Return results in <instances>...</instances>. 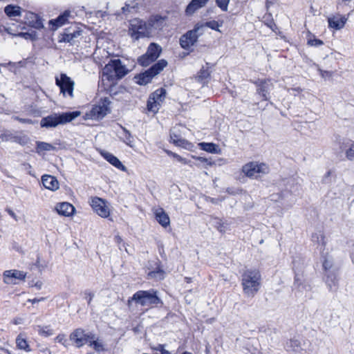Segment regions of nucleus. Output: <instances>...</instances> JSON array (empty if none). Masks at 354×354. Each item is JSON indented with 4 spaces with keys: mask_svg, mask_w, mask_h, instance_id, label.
I'll return each mask as SVG.
<instances>
[{
    "mask_svg": "<svg viewBox=\"0 0 354 354\" xmlns=\"http://www.w3.org/2000/svg\"><path fill=\"white\" fill-rule=\"evenodd\" d=\"M37 328L38 333L44 337H49L53 334V331L52 329H50L49 326H37Z\"/></svg>",
    "mask_w": 354,
    "mask_h": 354,
    "instance_id": "37998d69",
    "label": "nucleus"
},
{
    "mask_svg": "<svg viewBox=\"0 0 354 354\" xmlns=\"http://www.w3.org/2000/svg\"><path fill=\"white\" fill-rule=\"evenodd\" d=\"M4 12L9 17L21 16V8L12 4L8 5L4 8Z\"/></svg>",
    "mask_w": 354,
    "mask_h": 354,
    "instance_id": "c756f323",
    "label": "nucleus"
},
{
    "mask_svg": "<svg viewBox=\"0 0 354 354\" xmlns=\"http://www.w3.org/2000/svg\"><path fill=\"white\" fill-rule=\"evenodd\" d=\"M109 112V107L104 103L102 105L94 106L91 111L86 113L88 119L99 120L103 118Z\"/></svg>",
    "mask_w": 354,
    "mask_h": 354,
    "instance_id": "9b49d317",
    "label": "nucleus"
},
{
    "mask_svg": "<svg viewBox=\"0 0 354 354\" xmlns=\"http://www.w3.org/2000/svg\"><path fill=\"white\" fill-rule=\"evenodd\" d=\"M55 209L59 215L64 216H70L73 215L75 210L74 206L67 202L57 204Z\"/></svg>",
    "mask_w": 354,
    "mask_h": 354,
    "instance_id": "4be33fe9",
    "label": "nucleus"
},
{
    "mask_svg": "<svg viewBox=\"0 0 354 354\" xmlns=\"http://www.w3.org/2000/svg\"><path fill=\"white\" fill-rule=\"evenodd\" d=\"M205 28V23H202V24L198 23L195 25L193 30H196L195 32V35H197V37H198L199 36H201V35L203 34Z\"/></svg>",
    "mask_w": 354,
    "mask_h": 354,
    "instance_id": "3c124183",
    "label": "nucleus"
},
{
    "mask_svg": "<svg viewBox=\"0 0 354 354\" xmlns=\"http://www.w3.org/2000/svg\"><path fill=\"white\" fill-rule=\"evenodd\" d=\"M196 31V30H189L180 37V45L183 48L187 50L197 41L198 37L195 35Z\"/></svg>",
    "mask_w": 354,
    "mask_h": 354,
    "instance_id": "4468645a",
    "label": "nucleus"
},
{
    "mask_svg": "<svg viewBox=\"0 0 354 354\" xmlns=\"http://www.w3.org/2000/svg\"><path fill=\"white\" fill-rule=\"evenodd\" d=\"M167 153L171 156H173L174 158H176L177 160L178 157H179V155L176 153H174V152H171L170 151H167Z\"/></svg>",
    "mask_w": 354,
    "mask_h": 354,
    "instance_id": "69168bd1",
    "label": "nucleus"
},
{
    "mask_svg": "<svg viewBox=\"0 0 354 354\" xmlns=\"http://www.w3.org/2000/svg\"><path fill=\"white\" fill-rule=\"evenodd\" d=\"M328 26L335 30H339L342 28L346 21V19L344 17H328Z\"/></svg>",
    "mask_w": 354,
    "mask_h": 354,
    "instance_id": "a878e982",
    "label": "nucleus"
},
{
    "mask_svg": "<svg viewBox=\"0 0 354 354\" xmlns=\"http://www.w3.org/2000/svg\"><path fill=\"white\" fill-rule=\"evenodd\" d=\"M241 286L243 294L254 297L261 286V274L256 268H247L241 273Z\"/></svg>",
    "mask_w": 354,
    "mask_h": 354,
    "instance_id": "f257e3e1",
    "label": "nucleus"
},
{
    "mask_svg": "<svg viewBox=\"0 0 354 354\" xmlns=\"http://www.w3.org/2000/svg\"><path fill=\"white\" fill-rule=\"evenodd\" d=\"M131 301H135L142 306H149L163 304L162 301L158 296L157 291L153 289L137 291L129 299V304Z\"/></svg>",
    "mask_w": 354,
    "mask_h": 354,
    "instance_id": "20e7f679",
    "label": "nucleus"
},
{
    "mask_svg": "<svg viewBox=\"0 0 354 354\" xmlns=\"http://www.w3.org/2000/svg\"><path fill=\"white\" fill-rule=\"evenodd\" d=\"M167 65V62L160 59L152 65L144 73L135 76V82L139 85H146L149 83L153 77L159 74Z\"/></svg>",
    "mask_w": 354,
    "mask_h": 354,
    "instance_id": "423d86ee",
    "label": "nucleus"
},
{
    "mask_svg": "<svg viewBox=\"0 0 354 354\" xmlns=\"http://www.w3.org/2000/svg\"><path fill=\"white\" fill-rule=\"evenodd\" d=\"M85 338H86V343L88 342H90V341L96 340L95 339V335L92 333H85Z\"/></svg>",
    "mask_w": 354,
    "mask_h": 354,
    "instance_id": "13d9d810",
    "label": "nucleus"
},
{
    "mask_svg": "<svg viewBox=\"0 0 354 354\" xmlns=\"http://www.w3.org/2000/svg\"><path fill=\"white\" fill-rule=\"evenodd\" d=\"M148 277L150 279H162L164 278V272L160 269H158L157 270L154 271H151L148 273Z\"/></svg>",
    "mask_w": 354,
    "mask_h": 354,
    "instance_id": "49530a36",
    "label": "nucleus"
},
{
    "mask_svg": "<svg viewBox=\"0 0 354 354\" xmlns=\"http://www.w3.org/2000/svg\"><path fill=\"white\" fill-rule=\"evenodd\" d=\"M198 162L193 163L192 165H196L199 168H205L207 169L209 166H212L214 165V162L207 158L203 157H195L193 156Z\"/></svg>",
    "mask_w": 354,
    "mask_h": 354,
    "instance_id": "473e14b6",
    "label": "nucleus"
},
{
    "mask_svg": "<svg viewBox=\"0 0 354 354\" xmlns=\"http://www.w3.org/2000/svg\"><path fill=\"white\" fill-rule=\"evenodd\" d=\"M205 28L208 27V28H211L212 30H216L218 32H221V30H219V27H221L222 26V24H220L216 21L212 20V21L205 22Z\"/></svg>",
    "mask_w": 354,
    "mask_h": 354,
    "instance_id": "de8ad7c7",
    "label": "nucleus"
},
{
    "mask_svg": "<svg viewBox=\"0 0 354 354\" xmlns=\"http://www.w3.org/2000/svg\"><path fill=\"white\" fill-rule=\"evenodd\" d=\"M110 95L113 97H116L120 94L127 93L126 88L122 86L111 85L109 88Z\"/></svg>",
    "mask_w": 354,
    "mask_h": 354,
    "instance_id": "72a5a7b5",
    "label": "nucleus"
},
{
    "mask_svg": "<svg viewBox=\"0 0 354 354\" xmlns=\"http://www.w3.org/2000/svg\"><path fill=\"white\" fill-rule=\"evenodd\" d=\"M15 36L22 37L25 39H29L31 41H36L37 39V34L35 31H31V32H20Z\"/></svg>",
    "mask_w": 354,
    "mask_h": 354,
    "instance_id": "58836bf2",
    "label": "nucleus"
},
{
    "mask_svg": "<svg viewBox=\"0 0 354 354\" xmlns=\"http://www.w3.org/2000/svg\"><path fill=\"white\" fill-rule=\"evenodd\" d=\"M322 267L325 273L337 270L336 268H333V260L330 257H326L324 259L322 263Z\"/></svg>",
    "mask_w": 354,
    "mask_h": 354,
    "instance_id": "c9c22d12",
    "label": "nucleus"
},
{
    "mask_svg": "<svg viewBox=\"0 0 354 354\" xmlns=\"http://www.w3.org/2000/svg\"><path fill=\"white\" fill-rule=\"evenodd\" d=\"M170 138L174 144L180 147L184 146L187 142V140L176 135L174 131L170 132Z\"/></svg>",
    "mask_w": 354,
    "mask_h": 354,
    "instance_id": "ea45409f",
    "label": "nucleus"
},
{
    "mask_svg": "<svg viewBox=\"0 0 354 354\" xmlns=\"http://www.w3.org/2000/svg\"><path fill=\"white\" fill-rule=\"evenodd\" d=\"M162 52V48L156 43H151L145 53L152 60H156Z\"/></svg>",
    "mask_w": 354,
    "mask_h": 354,
    "instance_id": "bb28decb",
    "label": "nucleus"
},
{
    "mask_svg": "<svg viewBox=\"0 0 354 354\" xmlns=\"http://www.w3.org/2000/svg\"><path fill=\"white\" fill-rule=\"evenodd\" d=\"M266 166L263 163L249 162L243 167V172L248 177H256L257 174L264 173Z\"/></svg>",
    "mask_w": 354,
    "mask_h": 354,
    "instance_id": "9d476101",
    "label": "nucleus"
},
{
    "mask_svg": "<svg viewBox=\"0 0 354 354\" xmlns=\"http://www.w3.org/2000/svg\"><path fill=\"white\" fill-rule=\"evenodd\" d=\"M89 346L93 347L97 352L105 351L104 344L98 339L96 340L90 341Z\"/></svg>",
    "mask_w": 354,
    "mask_h": 354,
    "instance_id": "a18cd8bd",
    "label": "nucleus"
},
{
    "mask_svg": "<svg viewBox=\"0 0 354 354\" xmlns=\"http://www.w3.org/2000/svg\"><path fill=\"white\" fill-rule=\"evenodd\" d=\"M30 139L26 135L22 133L14 135L13 142H16L22 146H24L28 145Z\"/></svg>",
    "mask_w": 354,
    "mask_h": 354,
    "instance_id": "4c0bfd02",
    "label": "nucleus"
},
{
    "mask_svg": "<svg viewBox=\"0 0 354 354\" xmlns=\"http://www.w3.org/2000/svg\"><path fill=\"white\" fill-rule=\"evenodd\" d=\"M24 20L28 26L38 30L44 28L43 19L34 12H27L24 16Z\"/></svg>",
    "mask_w": 354,
    "mask_h": 354,
    "instance_id": "ddd939ff",
    "label": "nucleus"
},
{
    "mask_svg": "<svg viewBox=\"0 0 354 354\" xmlns=\"http://www.w3.org/2000/svg\"><path fill=\"white\" fill-rule=\"evenodd\" d=\"M55 149V147L50 143L41 141L36 142V152L37 153H40L41 151H49Z\"/></svg>",
    "mask_w": 354,
    "mask_h": 354,
    "instance_id": "2f4dec72",
    "label": "nucleus"
},
{
    "mask_svg": "<svg viewBox=\"0 0 354 354\" xmlns=\"http://www.w3.org/2000/svg\"><path fill=\"white\" fill-rule=\"evenodd\" d=\"M257 87V93L259 95L263 100L268 101L270 99V93L274 88V84L270 79H258L254 82Z\"/></svg>",
    "mask_w": 354,
    "mask_h": 354,
    "instance_id": "6e6552de",
    "label": "nucleus"
},
{
    "mask_svg": "<svg viewBox=\"0 0 354 354\" xmlns=\"http://www.w3.org/2000/svg\"><path fill=\"white\" fill-rule=\"evenodd\" d=\"M19 121L22 123H32V120L30 119H19Z\"/></svg>",
    "mask_w": 354,
    "mask_h": 354,
    "instance_id": "338daca9",
    "label": "nucleus"
},
{
    "mask_svg": "<svg viewBox=\"0 0 354 354\" xmlns=\"http://www.w3.org/2000/svg\"><path fill=\"white\" fill-rule=\"evenodd\" d=\"M324 281L328 288L329 291L336 292L338 288L339 279L337 277V270L326 272L324 274Z\"/></svg>",
    "mask_w": 354,
    "mask_h": 354,
    "instance_id": "2eb2a0df",
    "label": "nucleus"
},
{
    "mask_svg": "<svg viewBox=\"0 0 354 354\" xmlns=\"http://www.w3.org/2000/svg\"><path fill=\"white\" fill-rule=\"evenodd\" d=\"M77 348H80L86 344L85 330L81 328L74 330L69 335Z\"/></svg>",
    "mask_w": 354,
    "mask_h": 354,
    "instance_id": "dca6fc26",
    "label": "nucleus"
},
{
    "mask_svg": "<svg viewBox=\"0 0 354 354\" xmlns=\"http://www.w3.org/2000/svg\"><path fill=\"white\" fill-rule=\"evenodd\" d=\"M215 227L216 229L221 232H225L226 230V224L223 222L221 219L216 218L215 220Z\"/></svg>",
    "mask_w": 354,
    "mask_h": 354,
    "instance_id": "603ef678",
    "label": "nucleus"
},
{
    "mask_svg": "<svg viewBox=\"0 0 354 354\" xmlns=\"http://www.w3.org/2000/svg\"><path fill=\"white\" fill-rule=\"evenodd\" d=\"M200 145L201 149L207 152L216 153L218 151V146L214 143L201 142Z\"/></svg>",
    "mask_w": 354,
    "mask_h": 354,
    "instance_id": "a19ab883",
    "label": "nucleus"
},
{
    "mask_svg": "<svg viewBox=\"0 0 354 354\" xmlns=\"http://www.w3.org/2000/svg\"><path fill=\"white\" fill-rule=\"evenodd\" d=\"M121 131L118 133V137L120 140H122L127 145L130 147H133L134 138L131 135L129 131H128L125 127L120 126Z\"/></svg>",
    "mask_w": 354,
    "mask_h": 354,
    "instance_id": "393cba45",
    "label": "nucleus"
},
{
    "mask_svg": "<svg viewBox=\"0 0 354 354\" xmlns=\"http://www.w3.org/2000/svg\"><path fill=\"white\" fill-rule=\"evenodd\" d=\"M230 1V0H215L216 6L224 12L227 10Z\"/></svg>",
    "mask_w": 354,
    "mask_h": 354,
    "instance_id": "8fccbe9b",
    "label": "nucleus"
},
{
    "mask_svg": "<svg viewBox=\"0 0 354 354\" xmlns=\"http://www.w3.org/2000/svg\"><path fill=\"white\" fill-rule=\"evenodd\" d=\"M177 160L184 165H190L191 167L193 165L192 163H191V161L190 160H187L186 158H184L183 157H181L180 156H179V157H178L177 158Z\"/></svg>",
    "mask_w": 354,
    "mask_h": 354,
    "instance_id": "bf43d9fd",
    "label": "nucleus"
},
{
    "mask_svg": "<svg viewBox=\"0 0 354 354\" xmlns=\"http://www.w3.org/2000/svg\"><path fill=\"white\" fill-rule=\"evenodd\" d=\"M155 218L158 223L163 227H167L170 224V219L168 214L162 208H158L155 211Z\"/></svg>",
    "mask_w": 354,
    "mask_h": 354,
    "instance_id": "b1692460",
    "label": "nucleus"
},
{
    "mask_svg": "<svg viewBox=\"0 0 354 354\" xmlns=\"http://www.w3.org/2000/svg\"><path fill=\"white\" fill-rule=\"evenodd\" d=\"M102 155L106 161H108L110 164H111L117 169L123 171L127 170L126 167L123 165L121 161L112 153L109 152H102Z\"/></svg>",
    "mask_w": 354,
    "mask_h": 354,
    "instance_id": "5701e85b",
    "label": "nucleus"
},
{
    "mask_svg": "<svg viewBox=\"0 0 354 354\" xmlns=\"http://www.w3.org/2000/svg\"><path fill=\"white\" fill-rule=\"evenodd\" d=\"M209 77L210 71L209 70V66H207L206 68L203 66L200 71L198 72L196 78L199 82L204 84L207 83Z\"/></svg>",
    "mask_w": 354,
    "mask_h": 354,
    "instance_id": "7c9ffc66",
    "label": "nucleus"
},
{
    "mask_svg": "<svg viewBox=\"0 0 354 354\" xmlns=\"http://www.w3.org/2000/svg\"><path fill=\"white\" fill-rule=\"evenodd\" d=\"M6 212L8 213V214L12 217L15 221H17V216L16 214L10 209H7Z\"/></svg>",
    "mask_w": 354,
    "mask_h": 354,
    "instance_id": "e2e57ef3",
    "label": "nucleus"
},
{
    "mask_svg": "<svg viewBox=\"0 0 354 354\" xmlns=\"http://www.w3.org/2000/svg\"><path fill=\"white\" fill-rule=\"evenodd\" d=\"M128 33L133 40L149 37L151 35L148 23L138 18L129 21Z\"/></svg>",
    "mask_w": 354,
    "mask_h": 354,
    "instance_id": "39448f33",
    "label": "nucleus"
},
{
    "mask_svg": "<svg viewBox=\"0 0 354 354\" xmlns=\"http://www.w3.org/2000/svg\"><path fill=\"white\" fill-rule=\"evenodd\" d=\"M166 90L163 88H160L157 89L155 92H153L151 96L150 97H151L152 100L158 101V102L160 103L164 100L166 96Z\"/></svg>",
    "mask_w": 354,
    "mask_h": 354,
    "instance_id": "f704fd0d",
    "label": "nucleus"
},
{
    "mask_svg": "<svg viewBox=\"0 0 354 354\" xmlns=\"http://www.w3.org/2000/svg\"><path fill=\"white\" fill-rule=\"evenodd\" d=\"M153 62H155V60H152L151 57L147 56L146 53H145L138 59V64L142 66H147Z\"/></svg>",
    "mask_w": 354,
    "mask_h": 354,
    "instance_id": "c03bdc74",
    "label": "nucleus"
},
{
    "mask_svg": "<svg viewBox=\"0 0 354 354\" xmlns=\"http://www.w3.org/2000/svg\"><path fill=\"white\" fill-rule=\"evenodd\" d=\"M104 103H105L106 104V106H108L109 104H110V101L107 97H105L102 101V104H104Z\"/></svg>",
    "mask_w": 354,
    "mask_h": 354,
    "instance_id": "774afa93",
    "label": "nucleus"
},
{
    "mask_svg": "<svg viewBox=\"0 0 354 354\" xmlns=\"http://www.w3.org/2000/svg\"><path fill=\"white\" fill-rule=\"evenodd\" d=\"M129 72L120 59H111L102 68V81L105 79L111 83L124 77Z\"/></svg>",
    "mask_w": 354,
    "mask_h": 354,
    "instance_id": "f03ea898",
    "label": "nucleus"
},
{
    "mask_svg": "<svg viewBox=\"0 0 354 354\" xmlns=\"http://www.w3.org/2000/svg\"><path fill=\"white\" fill-rule=\"evenodd\" d=\"M55 83L64 96L68 95L71 98L73 97L75 82L66 74L62 73L60 77H56Z\"/></svg>",
    "mask_w": 354,
    "mask_h": 354,
    "instance_id": "0eeeda50",
    "label": "nucleus"
},
{
    "mask_svg": "<svg viewBox=\"0 0 354 354\" xmlns=\"http://www.w3.org/2000/svg\"><path fill=\"white\" fill-rule=\"evenodd\" d=\"M164 347L165 346L163 344H158L154 349L160 351L161 354H171V353L165 350Z\"/></svg>",
    "mask_w": 354,
    "mask_h": 354,
    "instance_id": "4d7b16f0",
    "label": "nucleus"
},
{
    "mask_svg": "<svg viewBox=\"0 0 354 354\" xmlns=\"http://www.w3.org/2000/svg\"><path fill=\"white\" fill-rule=\"evenodd\" d=\"M55 340L64 345V342H66L65 335L63 334H59L56 337Z\"/></svg>",
    "mask_w": 354,
    "mask_h": 354,
    "instance_id": "052dcab7",
    "label": "nucleus"
},
{
    "mask_svg": "<svg viewBox=\"0 0 354 354\" xmlns=\"http://www.w3.org/2000/svg\"><path fill=\"white\" fill-rule=\"evenodd\" d=\"M346 154L349 160L354 158V142L350 144L349 148L346 151Z\"/></svg>",
    "mask_w": 354,
    "mask_h": 354,
    "instance_id": "5fc2aeb1",
    "label": "nucleus"
},
{
    "mask_svg": "<svg viewBox=\"0 0 354 354\" xmlns=\"http://www.w3.org/2000/svg\"><path fill=\"white\" fill-rule=\"evenodd\" d=\"M70 15L69 11H65L63 14L59 15L56 19H51L48 24L52 30H55L66 23Z\"/></svg>",
    "mask_w": 354,
    "mask_h": 354,
    "instance_id": "aec40b11",
    "label": "nucleus"
},
{
    "mask_svg": "<svg viewBox=\"0 0 354 354\" xmlns=\"http://www.w3.org/2000/svg\"><path fill=\"white\" fill-rule=\"evenodd\" d=\"M14 135L10 131H6L0 134L1 142H13Z\"/></svg>",
    "mask_w": 354,
    "mask_h": 354,
    "instance_id": "09e8293b",
    "label": "nucleus"
},
{
    "mask_svg": "<svg viewBox=\"0 0 354 354\" xmlns=\"http://www.w3.org/2000/svg\"><path fill=\"white\" fill-rule=\"evenodd\" d=\"M308 44L311 46H320L324 44V42L322 40L317 38L310 39L308 40Z\"/></svg>",
    "mask_w": 354,
    "mask_h": 354,
    "instance_id": "864d4df0",
    "label": "nucleus"
},
{
    "mask_svg": "<svg viewBox=\"0 0 354 354\" xmlns=\"http://www.w3.org/2000/svg\"><path fill=\"white\" fill-rule=\"evenodd\" d=\"M26 276V272L17 270H6L3 272L4 282L8 284H16L17 283L16 280H24Z\"/></svg>",
    "mask_w": 354,
    "mask_h": 354,
    "instance_id": "f8f14e48",
    "label": "nucleus"
},
{
    "mask_svg": "<svg viewBox=\"0 0 354 354\" xmlns=\"http://www.w3.org/2000/svg\"><path fill=\"white\" fill-rule=\"evenodd\" d=\"M300 342L295 338L288 339L284 345V348L287 351L297 352L300 349Z\"/></svg>",
    "mask_w": 354,
    "mask_h": 354,
    "instance_id": "cd10ccee",
    "label": "nucleus"
},
{
    "mask_svg": "<svg viewBox=\"0 0 354 354\" xmlns=\"http://www.w3.org/2000/svg\"><path fill=\"white\" fill-rule=\"evenodd\" d=\"M16 344L18 348L21 350H24L26 352H30L31 349L26 341V339L21 337V335H19L16 339Z\"/></svg>",
    "mask_w": 354,
    "mask_h": 354,
    "instance_id": "e433bc0d",
    "label": "nucleus"
},
{
    "mask_svg": "<svg viewBox=\"0 0 354 354\" xmlns=\"http://www.w3.org/2000/svg\"><path fill=\"white\" fill-rule=\"evenodd\" d=\"M209 1V0H192L186 7V15H192L197 10L205 6Z\"/></svg>",
    "mask_w": 354,
    "mask_h": 354,
    "instance_id": "6ab92c4d",
    "label": "nucleus"
},
{
    "mask_svg": "<svg viewBox=\"0 0 354 354\" xmlns=\"http://www.w3.org/2000/svg\"><path fill=\"white\" fill-rule=\"evenodd\" d=\"M167 19V17L158 15L151 16L147 21L150 30L151 31L152 29L161 30L165 26Z\"/></svg>",
    "mask_w": 354,
    "mask_h": 354,
    "instance_id": "a211bd4d",
    "label": "nucleus"
},
{
    "mask_svg": "<svg viewBox=\"0 0 354 354\" xmlns=\"http://www.w3.org/2000/svg\"><path fill=\"white\" fill-rule=\"evenodd\" d=\"M129 8H130V6L127 4H126L125 6L122 7V12L126 13L127 12H130Z\"/></svg>",
    "mask_w": 354,
    "mask_h": 354,
    "instance_id": "0e129e2a",
    "label": "nucleus"
},
{
    "mask_svg": "<svg viewBox=\"0 0 354 354\" xmlns=\"http://www.w3.org/2000/svg\"><path fill=\"white\" fill-rule=\"evenodd\" d=\"M80 35V31L74 30L73 32H69L68 30L62 35L59 41L68 42L73 44L74 39Z\"/></svg>",
    "mask_w": 354,
    "mask_h": 354,
    "instance_id": "c85d7f7f",
    "label": "nucleus"
},
{
    "mask_svg": "<svg viewBox=\"0 0 354 354\" xmlns=\"http://www.w3.org/2000/svg\"><path fill=\"white\" fill-rule=\"evenodd\" d=\"M45 297H39V298H34L32 299H28V301L31 302L32 304L35 303H38L40 301H43L45 300Z\"/></svg>",
    "mask_w": 354,
    "mask_h": 354,
    "instance_id": "680f3d73",
    "label": "nucleus"
},
{
    "mask_svg": "<svg viewBox=\"0 0 354 354\" xmlns=\"http://www.w3.org/2000/svg\"><path fill=\"white\" fill-rule=\"evenodd\" d=\"M80 115V111H78L53 113L43 118L40 121V126L45 128H55L58 125L71 122Z\"/></svg>",
    "mask_w": 354,
    "mask_h": 354,
    "instance_id": "7ed1b4c3",
    "label": "nucleus"
},
{
    "mask_svg": "<svg viewBox=\"0 0 354 354\" xmlns=\"http://www.w3.org/2000/svg\"><path fill=\"white\" fill-rule=\"evenodd\" d=\"M91 205L93 209L101 217L107 218L109 214V209L106 205L104 200L99 197H93L91 198Z\"/></svg>",
    "mask_w": 354,
    "mask_h": 354,
    "instance_id": "1a4fd4ad",
    "label": "nucleus"
},
{
    "mask_svg": "<svg viewBox=\"0 0 354 354\" xmlns=\"http://www.w3.org/2000/svg\"><path fill=\"white\" fill-rule=\"evenodd\" d=\"M301 263L299 261L294 260L293 261V270L295 272V286L297 287L302 286L304 288L307 289L308 288L310 289L309 285H303V272L301 270V266H300Z\"/></svg>",
    "mask_w": 354,
    "mask_h": 354,
    "instance_id": "f3484780",
    "label": "nucleus"
},
{
    "mask_svg": "<svg viewBox=\"0 0 354 354\" xmlns=\"http://www.w3.org/2000/svg\"><path fill=\"white\" fill-rule=\"evenodd\" d=\"M41 183L45 188L55 191L59 188V183L55 176L45 174L41 177Z\"/></svg>",
    "mask_w": 354,
    "mask_h": 354,
    "instance_id": "412c9836",
    "label": "nucleus"
},
{
    "mask_svg": "<svg viewBox=\"0 0 354 354\" xmlns=\"http://www.w3.org/2000/svg\"><path fill=\"white\" fill-rule=\"evenodd\" d=\"M147 109L153 113H157L159 110L160 103L158 102V101H156L155 100H152L150 97L148 102H147Z\"/></svg>",
    "mask_w": 354,
    "mask_h": 354,
    "instance_id": "79ce46f5",
    "label": "nucleus"
},
{
    "mask_svg": "<svg viewBox=\"0 0 354 354\" xmlns=\"http://www.w3.org/2000/svg\"><path fill=\"white\" fill-rule=\"evenodd\" d=\"M84 299L87 301V304L88 305H90L93 298L94 297V293H93L90 291L86 290L84 292Z\"/></svg>",
    "mask_w": 354,
    "mask_h": 354,
    "instance_id": "6e6d98bb",
    "label": "nucleus"
}]
</instances>
